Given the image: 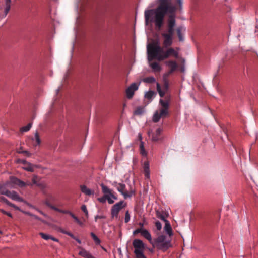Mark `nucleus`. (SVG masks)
I'll list each match as a JSON object with an SVG mask.
<instances>
[{
	"mask_svg": "<svg viewBox=\"0 0 258 258\" xmlns=\"http://www.w3.org/2000/svg\"><path fill=\"white\" fill-rule=\"evenodd\" d=\"M158 6L154 9L147 10L145 12V19L148 23L149 18L152 17L150 21L154 23L158 29H160L163 24L164 18L167 14H169L167 19V32L162 34L173 37L174 27L176 25V7L171 3V0H158Z\"/></svg>",
	"mask_w": 258,
	"mask_h": 258,
	"instance_id": "1",
	"label": "nucleus"
},
{
	"mask_svg": "<svg viewBox=\"0 0 258 258\" xmlns=\"http://www.w3.org/2000/svg\"><path fill=\"white\" fill-rule=\"evenodd\" d=\"M179 50L178 47H176V49L170 47L165 51L163 48L160 46L159 43L157 41L149 44L147 46L148 60L151 61L154 59H156L159 61H161L171 56L175 58H178L179 57Z\"/></svg>",
	"mask_w": 258,
	"mask_h": 258,
	"instance_id": "2",
	"label": "nucleus"
},
{
	"mask_svg": "<svg viewBox=\"0 0 258 258\" xmlns=\"http://www.w3.org/2000/svg\"><path fill=\"white\" fill-rule=\"evenodd\" d=\"M159 103L162 106V108L160 109L159 111H156L153 116L152 120L155 123L159 122L161 118H164L168 115L169 102L168 100H164L162 99H160L159 100Z\"/></svg>",
	"mask_w": 258,
	"mask_h": 258,
	"instance_id": "3",
	"label": "nucleus"
},
{
	"mask_svg": "<svg viewBox=\"0 0 258 258\" xmlns=\"http://www.w3.org/2000/svg\"><path fill=\"white\" fill-rule=\"evenodd\" d=\"M112 185L116 187L117 190L123 195L124 199L127 198H131L135 194V191L133 190H131L130 191H125V185L123 183H117L116 182H114Z\"/></svg>",
	"mask_w": 258,
	"mask_h": 258,
	"instance_id": "4",
	"label": "nucleus"
},
{
	"mask_svg": "<svg viewBox=\"0 0 258 258\" xmlns=\"http://www.w3.org/2000/svg\"><path fill=\"white\" fill-rule=\"evenodd\" d=\"M100 186L101 187L102 191L104 194V196L102 197L98 198L97 199L98 201L100 203H104L107 200L109 204H113L114 202V200L107 194V193H109V188L103 183H101Z\"/></svg>",
	"mask_w": 258,
	"mask_h": 258,
	"instance_id": "5",
	"label": "nucleus"
},
{
	"mask_svg": "<svg viewBox=\"0 0 258 258\" xmlns=\"http://www.w3.org/2000/svg\"><path fill=\"white\" fill-rule=\"evenodd\" d=\"M126 203L123 201H120L113 205L111 209V215L112 218H117L120 211L125 207Z\"/></svg>",
	"mask_w": 258,
	"mask_h": 258,
	"instance_id": "6",
	"label": "nucleus"
},
{
	"mask_svg": "<svg viewBox=\"0 0 258 258\" xmlns=\"http://www.w3.org/2000/svg\"><path fill=\"white\" fill-rule=\"evenodd\" d=\"M134 248L135 258H147L144 254L145 246L144 243H133Z\"/></svg>",
	"mask_w": 258,
	"mask_h": 258,
	"instance_id": "7",
	"label": "nucleus"
},
{
	"mask_svg": "<svg viewBox=\"0 0 258 258\" xmlns=\"http://www.w3.org/2000/svg\"><path fill=\"white\" fill-rule=\"evenodd\" d=\"M138 233H141L142 236L146 238L149 242H151L152 236L150 232L145 229L139 228L136 229L133 231V234L134 235H137Z\"/></svg>",
	"mask_w": 258,
	"mask_h": 258,
	"instance_id": "8",
	"label": "nucleus"
},
{
	"mask_svg": "<svg viewBox=\"0 0 258 258\" xmlns=\"http://www.w3.org/2000/svg\"><path fill=\"white\" fill-rule=\"evenodd\" d=\"M138 89V85L137 84L134 83H132L126 89V97L128 99H131L134 95L135 91L137 90Z\"/></svg>",
	"mask_w": 258,
	"mask_h": 258,
	"instance_id": "9",
	"label": "nucleus"
},
{
	"mask_svg": "<svg viewBox=\"0 0 258 258\" xmlns=\"http://www.w3.org/2000/svg\"><path fill=\"white\" fill-rule=\"evenodd\" d=\"M154 248H157L165 251L172 245L171 243H152Z\"/></svg>",
	"mask_w": 258,
	"mask_h": 258,
	"instance_id": "10",
	"label": "nucleus"
},
{
	"mask_svg": "<svg viewBox=\"0 0 258 258\" xmlns=\"http://www.w3.org/2000/svg\"><path fill=\"white\" fill-rule=\"evenodd\" d=\"M162 36L164 38L163 42L164 46L166 48L170 47L173 43V37L163 34H162Z\"/></svg>",
	"mask_w": 258,
	"mask_h": 258,
	"instance_id": "11",
	"label": "nucleus"
},
{
	"mask_svg": "<svg viewBox=\"0 0 258 258\" xmlns=\"http://www.w3.org/2000/svg\"><path fill=\"white\" fill-rule=\"evenodd\" d=\"M185 31V28L182 26L178 27L176 29V32L179 41L182 42L184 41L183 33Z\"/></svg>",
	"mask_w": 258,
	"mask_h": 258,
	"instance_id": "12",
	"label": "nucleus"
},
{
	"mask_svg": "<svg viewBox=\"0 0 258 258\" xmlns=\"http://www.w3.org/2000/svg\"><path fill=\"white\" fill-rule=\"evenodd\" d=\"M46 205L48 207H49L51 209H53L57 212H60L61 213L68 214L70 215V213H72L68 210H63L60 209L56 207L55 206L52 205V204H51V203H49L48 201H46Z\"/></svg>",
	"mask_w": 258,
	"mask_h": 258,
	"instance_id": "13",
	"label": "nucleus"
},
{
	"mask_svg": "<svg viewBox=\"0 0 258 258\" xmlns=\"http://www.w3.org/2000/svg\"><path fill=\"white\" fill-rule=\"evenodd\" d=\"M8 194H9L7 197L11 198L12 200L19 202L23 201V199L22 198H21L16 191H10Z\"/></svg>",
	"mask_w": 258,
	"mask_h": 258,
	"instance_id": "14",
	"label": "nucleus"
},
{
	"mask_svg": "<svg viewBox=\"0 0 258 258\" xmlns=\"http://www.w3.org/2000/svg\"><path fill=\"white\" fill-rule=\"evenodd\" d=\"M143 168L145 176L146 179H149L150 177V165L148 161L144 163Z\"/></svg>",
	"mask_w": 258,
	"mask_h": 258,
	"instance_id": "15",
	"label": "nucleus"
},
{
	"mask_svg": "<svg viewBox=\"0 0 258 258\" xmlns=\"http://www.w3.org/2000/svg\"><path fill=\"white\" fill-rule=\"evenodd\" d=\"M80 190L81 192L86 196H91L93 195L94 194V190H92L89 188H88L86 185H81L80 186Z\"/></svg>",
	"mask_w": 258,
	"mask_h": 258,
	"instance_id": "16",
	"label": "nucleus"
},
{
	"mask_svg": "<svg viewBox=\"0 0 258 258\" xmlns=\"http://www.w3.org/2000/svg\"><path fill=\"white\" fill-rule=\"evenodd\" d=\"M166 64L170 68V72H174L178 67L176 62L174 60L168 61L166 62Z\"/></svg>",
	"mask_w": 258,
	"mask_h": 258,
	"instance_id": "17",
	"label": "nucleus"
},
{
	"mask_svg": "<svg viewBox=\"0 0 258 258\" xmlns=\"http://www.w3.org/2000/svg\"><path fill=\"white\" fill-rule=\"evenodd\" d=\"M162 132V129H161L160 128H157L155 132L154 133H153L152 135V140L153 141H155V142L159 141L160 139V135H161Z\"/></svg>",
	"mask_w": 258,
	"mask_h": 258,
	"instance_id": "18",
	"label": "nucleus"
},
{
	"mask_svg": "<svg viewBox=\"0 0 258 258\" xmlns=\"http://www.w3.org/2000/svg\"><path fill=\"white\" fill-rule=\"evenodd\" d=\"M79 254L84 258H95L89 251L84 249H81L79 252Z\"/></svg>",
	"mask_w": 258,
	"mask_h": 258,
	"instance_id": "19",
	"label": "nucleus"
},
{
	"mask_svg": "<svg viewBox=\"0 0 258 258\" xmlns=\"http://www.w3.org/2000/svg\"><path fill=\"white\" fill-rule=\"evenodd\" d=\"M156 216L158 218L162 220V221H164L165 222H166V221H168L166 219V217L167 216L163 211H160L159 210H156Z\"/></svg>",
	"mask_w": 258,
	"mask_h": 258,
	"instance_id": "20",
	"label": "nucleus"
},
{
	"mask_svg": "<svg viewBox=\"0 0 258 258\" xmlns=\"http://www.w3.org/2000/svg\"><path fill=\"white\" fill-rule=\"evenodd\" d=\"M164 230L166 232V234L169 235V236H171L173 235L172 229L170 224L168 221H166L165 222V225L164 226Z\"/></svg>",
	"mask_w": 258,
	"mask_h": 258,
	"instance_id": "21",
	"label": "nucleus"
},
{
	"mask_svg": "<svg viewBox=\"0 0 258 258\" xmlns=\"http://www.w3.org/2000/svg\"><path fill=\"white\" fill-rule=\"evenodd\" d=\"M150 67L154 72H159L161 70V67L158 62H154L150 64Z\"/></svg>",
	"mask_w": 258,
	"mask_h": 258,
	"instance_id": "22",
	"label": "nucleus"
},
{
	"mask_svg": "<svg viewBox=\"0 0 258 258\" xmlns=\"http://www.w3.org/2000/svg\"><path fill=\"white\" fill-rule=\"evenodd\" d=\"M41 237L45 240H52L55 242H58V240L49 234L43 233H40Z\"/></svg>",
	"mask_w": 258,
	"mask_h": 258,
	"instance_id": "23",
	"label": "nucleus"
},
{
	"mask_svg": "<svg viewBox=\"0 0 258 258\" xmlns=\"http://www.w3.org/2000/svg\"><path fill=\"white\" fill-rule=\"evenodd\" d=\"M156 87H157V91H158L160 96L161 97H163L165 95V94L167 91H166L164 90L163 91L162 90L161 86L159 83H156Z\"/></svg>",
	"mask_w": 258,
	"mask_h": 258,
	"instance_id": "24",
	"label": "nucleus"
},
{
	"mask_svg": "<svg viewBox=\"0 0 258 258\" xmlns=\"http://www.w3.org/2000/svg\"><path fill=\"white\" fill-rule=\"evenodd\" d=\"M140 150L141 154L143 156H146L147 155V153L145 150L144 146V142L141 141L140 145Z\"/></svg>",
	"mask_w": 258,
	"mask_h": 258,
	"instance_id": "25",
	"label": "nucleus"
},
{
	"mask_svg": "<svg viewBox=\"0 0 258 258\" xmlns=\"http://www.w3.org/2000/svg\"><path fill=\"white\" fill-rule=\"evenodd\" d=\"M9 191H10L6 188L5 185H3L0 186V194L8 196Z\"/></svg>",
	"mask_w": 258,
	"mask_h": 258,
	"instance_id": "26",
	"label": "nucleus"
},
{
	"mask_svg": "<svg viewBox=\"0 0 258 258\" xmlns=\"http://www.w3.org/2000/svg\"><path fill=\"white\" fill-rule=\"evenodd\" d=\"M143 81L147 83H153L156 82V79L154 77L150 76L144 78Z\"/></svg>",
	"mask_w": 258,
	"mask_h": 258,
	"instance_id": "27",
	"label": "nucleus"
},
{
	"mask_svg": "<svg viewBox=\"0 0 258 258\" xmlns=\"http://www.w3.org/2000/svg\"><path fill=\"white\" fill-rule=\"evenodd\" d=\"M155 93L153 91H149L147 92L145 95V98L149 100H151L153 97Z\"/></svg>",
	"mask_w": 258,
	"mask_h": 258,
	"instance_id": "28",
	"label": "nucleus"
},
{
	"mask_svg": "<svg viewBox=\"0 0 258 258\" xmlns=\"http://www.w3.org/2000/svg\"><path fill=\"white\" fill-rule=\"evenodd\" d=\"M14 179H15V180L13 182L15 183L18 184L19 186L23 187L26 185V183L20 180V179L16 178H15Z\"/></svg>",
	"mask_w": 258,
	"mask_h": 258,
	"instance_id": "29",
	"label": "nucleus"
},
{
	"mask_svg": "<svg viewBox=\"0 0 258 258\" xmlns=\"http://www.w3.org/2000/svg\"><path fill=\"white\" fill-rule=\"evenodd\" d=\"M31 127H32V123H29L27 125L22 127L20 129V131L22 132H26L28 131L31 128Z\"/></svg>",
	"mask_w": 258,
	"mask_h": 258,
	"instance_id": "30",
	"label": "nucleus"
},
{
	"mask_svg": "<svg viewBox=\"0 0 258 258\" xmlns=\"http://www.w3.org/2000/svg\"><path fill=\"white\" fill-rule=\"evenodd\" d=\"M18 153L20 154H24L28 157H30L31 155V153L26 150H23L21 148L19 151H18Z\"/></svg>",
	"mask_w": 258,
	"mask_h": 258,
	"instance_id": "31",
	"label": "nucleus"
},
{
	"mask_svg": "<svg viewBox=\"0 0 258 258\" xmlns=\"http://www.w3.org/2000/svg\"><path fill=\"white\" fill-rule=\"evenodd\" d=\"M70 216L75 220V221L78 224H79L81 226L83 225V223L73 213H70Z\"/></svg>",
	"mask_w": 258,
	"mask_h": 258,
	"instance_id": "32",
	"label": "nucleus"
},
{
	"mask_svg": "<svg viewBox=\"0 0 258 258\" xmlns=\"http://www.w3.org/2000/svg\"><path fill=\"white\" fill-rule=\"evenodd\" d=\"M55 200V198L54 196L52 195H49L47 198L44 200V203L46 205V201H48L49 203H50V201L54 202Z\"/></svg>",
	"mask_w": 258,
	"mask_h": 258,
	"instance_id": "33",
	"label": "nucleus"
},
{
	"mask_svg": "<svg viewBox=\"0 0 258 258\" xmlns=\"http://www.w3.org/2000/svg\"><path fill=\"white\" fill-rule=\"evenodd\" d=\"M143 113V108L141 107H138L134 111V114L136 115H140L142 114Z\"/></svg>",
	"mask_w": 258,
	"mask_h": 258,
	"instance_id": "34",
	"label": "nucleus"
},
{
	"mask_svg": "<svg viewBox=\"0 0 258 258\" xmlns=\"http://www.w3.org/2000/svg\"><path fill=\"white\" fill-rule=\"evenodd\" d=\"M34 137H35V139L36 140V145H39L41 143V140H40V138L39 137V134H38V133L37 132H36L35 134V135H34Z\"/></svg>",
	"mask_w": 258,
	"mask_h": 258,
	"instance_id": "35",
	"label": "nucleus"
},
{
	"mask_svg": "<svg viewBox=\"0 0 258 258\" xmlns=\"http://www.w3.org/2000/svg\"><path fill=\"white\" fill-rule=\"evenodd\" d=\"M37 177L35 175H34L32 179V183L33 184H36L37 185V186H39V187H43V185L41 183H37V181H36V180H37Z\"/></svg>",
	"mask_w": 258,
	"mask_h": 258,
	"instance_id": "36",
	"label": "nucleus"
},
{
	"mask_svg": "<svg viewBox=\"0 0 258 258\" xmlns=\"http://www.w3.org/2000/svg\"><path fill=\"white\" fill-rule=\"evenodd\" d=\"M24 169L26 171H30V172H33L34 171V168L32 166V165L30 163H28V166L24 168Z\"/></svg>",
	"mask_w": 258,
	"mask_h": 258,
	"instance_id": "37",
	"label": "nucleus"
},
{
	"mask_svg": "<svg viewBox=\"0 0 258 258\" xmlns=\"http://www.w3.org/2000/svg\"><path fill=\"white\" fill-rule=\"evenodd\" d=\"M130 220V215L129 211L127 210L125 212V217H124V222L125 223H128Z\"/></svg>",
	"mask_w": 258,
	"mask_h": 258,
	"instance_id": "38",
	"label": "nucleus"
},
{
	"mask_svg": "<svg viewBox=\"0 0 258 258\" xmlns=\"http://www.w3.org/2000/svg\"><path fill=\"white\" fill-rule=\"evenodd\" d=\"M156 242H170V240H166L165 239V236L164 235H161L158 238Z\"/></svg>",
	"mask_w": 258,
	"mask_h": 258,
	"instance_id": "39",
	"label": "nucleus"
},
{
	"mask_svg": "<svg viewBox=\"0 0 258 258\" xmlns=\"http://www.w3.org/2000/svg\"><path fill=\"white\" fill-rule=\"evenodd\" d=\"M5 8L4 10V17H6V16L8 15V13L10 11V10L11 9V5H5Z\"/></svg>",
	"mask_w": 258,
	"mask_h": 258,
	"instance_id": "40",
	"label": "nucleus"
},
{
	"mask_svg": "<svg viewBox=\"0 0 258 258\" xmlns=\"http://www.w3.org/2000/svg\"><path fill=\"white\" fill-rule=\"evenodd\" d=\"M81 209L82 211L85 213V215L88 217V211L87 209V207L85 205H82L81 207Z\"/></svg>",
	"mask_w": 258,
	"mask_h": 258,
	"instance_id": "41",
	"label": "nucleus"
},
{
	"mask_svg": "<svg viewBox=\"0 0 258 258\" xmlns=\"http://www.w3.org/2000/svg\"><path fill=\"white\" fill-rule=\"evenodd\" d=\"M90 235L94 242H101L99 238L95 235V233L91 232Z\"/></svg>",
	"mask_w": 258,
	"mask_h": 258,
	"instance_id": "42",
	"label": "nucleus"
},
{
	"mask_svg": "<svg viewBox=\"0 0 258 258\" xmlns=\"http://www.w3.org/2000/svg\"><path fill=\"white\" fill-rule=\"evenodd\" d=\"M164 82V90L167 91L169 87V82L168 80H163Z\"/></svg>",
	"mask_w": 258,
	"mask_h": 258,
	"instance_id": "43",
	"label": "nucleus"
},
{
	"mask_svg": "<svg viewBox=\"0 0 258 258\" xmlns=\"http://www.w3.org/2000/svg\"><path fill=\"white\" fill-rule=\"evenodd\" d=\"M173 72H170V71L169 70L168 72L164 74V75L163 76V80H168V78L169 76Z\"/></svg>",
	"mask_w": 258,
	"mask_h": 258,
	"instance_id": "44",
	"label": "nucleus"
},
{
	"mask_svg": "<svg viewBox=\"0 0 258 258\" xmlns=\"http://www.w3.org/2000/svg\"><path fill=\"white\" fill-rule=\"evenodd\" d=\"M107 194L109 195V196L112 200H117V197L112 192L111 189H109V193H107Z\"/></svg>",
	"mask_w": 258,
	"mask_h": 258,
	"instance_id": "45",
	"label": "nucleus"
},
{
	"mask_svg": "<svg viewBox=\"0 0 258 258\" xmlns=\"http://www.w3.org/2000/svg\"><path fill=\"white\" fill-rule=\"evenodd\" d=\"M155 226L157 229L159 231L162 229V224L159 221H157L155 222Z\"/></svg>",
	"mask_w": 258,
	"mask_h": 258,
	"instance_id": "46",
	"label": "nucleus"
},
{
	"mask_svg": "<svg viewBox=\"0 0 258 258\" xmlns=\"http://www.w3.org/2000/svg\"><path fill=\"white\" fill-rule=\"evenodd\" d=\"M0 212L1 213H2L3 214L7 215L8 216H9L10 217H12V215L11 213H10L9 212H7L5 210H4V209H0Z\"/></svg>",
	"mask_w": 258,
	"mask_h": 258,
	"instance_id": "47",
	"label": "nucleus"
},
{
	"mask_svg": "<svg viewBox=\"0 0 258 258\" xmlns=\"http://www.w3.org/2000/svg\"><path fill=\"white\" fill-rule=\"evenodd\" d=\"M0 201L5 203L7 205H9L10 202L5 197H0Z\"/></svg>",
	"mask_w": 258,
	"mask_h": 258,
	"instance_id": "48",
	"label": "nucleus"
},
{
	"mask_svg": "<svg viewBox=\"0 0 258 258\" xmlns=\"http://www.w3.org/2000/svg\"><path fill=\"white\" fill-rule=\"evenodd\" d=\"M66 234L70 236V237H72L73 239H75L77 241V242H81L78 239L76 238L74 236V235L72 233L68 231L66 233Z\"/></svg>",
	"mask_w": 258,
	"mask_h": 258,
	"instance_id": "49",
	"label": "nucleus"
},
{
	"mask_svg": "<svg viewBox=\"0 0 258 258\" xmlns=\"http://www.w3.org/2000/svg\"><path fill=\"white\" fill-rule=\"evenodd\" d=\"M105 216L104 215H97L95 217V221H97L98 219H105Z\"/></svg>",
	"mask_w": 258,
	"mask_h": 258,
	"instance_id": "50",
	"label": "nucleus"
},
{
	"mask_svg": "<svg viewBox=\"0 0 258 258\" xmlns=\"http://www.w3.org/2000/svg\"><path fill=\"white\" fill-rule=\"evenodd\" d=\"M9 206L10 207H13L16 210H20V208L18 206H16L15 205H14V204H13L11 202H10V204H9Z\"/></svg>",
	"mask_w": 258,
	"mask_h": 258,
	"instance_id": "51",
	"label": "nucleus"
},
{
	"mask_svg": "<svg viewBox=\"0 0 258 258\" xmlns=\"http://www.w3.org/2000/svg\"><path fill=\"white\" fill-rule=\"evenodd\" d=\"M59 231L62 233L66 234V233L68 232L62 228H60L59 229Z\"/></svg>",
	"mask_w": 258,
	"mask_h": 258,
	"instance_id": "52",
	"label": "nucleus"
},
{
	"mask_svg": "<svg viewBox=\"0 0 258 258\" xmlns=\"http://www.w3.org/2000/svg\"><path fill=\"white\" fill-rule=\"evenodd\" d=\"M5 5H11V0H5Z\"/></svg>",
	"mask_w": 258,
	"mask_h": 258,
	"instance_id": "53",
	"label": "nucleus"
},
{
	"mask_svg": "<svg viewBox=\"0 0 258 258\" xmlns=\"http://www.w3.org/2000/svg\"><path fill=\"white\" fill-rule=\"evenodd\" d=\"M177 2L179 5L180 7L181 8L182 5V0H177Z\"/></svg>",
	"mask_w": 258,
	"mask_h": 258,
	"instance_id": "54",
	"label": "nucleus"
},
{
	"mask_svg": "<svg viewBox=\"0 0 258 258\" xmlns=\"http://www.w3.org/2000/svg\"><path fill=\"white\" fill-rule=\"evenodd\" d=\"M139 225L140 226V228H143L144 223L143 222H139Z\"/></svg>",
	"mask_w": 258,
	"mask_h": 258,
	"instance_id": "55",
	"label": "nucleus"
},
{
	"mask_svg": "<svg viewBox=\"0 0 258 258\" xmlns=\"http://www.w3.org/2000/svg\"><path fill=\"white\" fill-rule=\"evenodd\" d=\"M21 162L23 164H28L27 162L25 160H22L21 161Z\"/></svg>",
	"mask_w": 258,
	"mask_h": 258,
	"instance_id": "56",
	"label": "nucleus"
},
{
	"mask_svg": "<svg viewBox=\"0 0 258 258\" xmlns=\"http://www.w3.org/2000/svg\"><path fill=\"white\" fill-rule=\"evenodd\" d=\"M36 210H37L38 212H39L41 214L44 215V214L43 213V212L42 211H41V210H39V209H36Z\"/></svg>",
	"mask_w": 258,
	"mask_h": 258,
	"instance_id": "57",
	"label": "nucleus"
},
{
	"mask_svg": "<svg viewBox=\"0 0 258 258\" xmlns=\"http://www.w3.org/2000/svg\"><path fill=\"white\" fill-rule=\"evenodd\" d=\"M117 251H118V253H119V254L120 255H121V254H122V253H121V248H118L117 249Z\"/></svg>",
	"mask_w": 258,
	"mask_h": 258,
	"instance_id": "58",
	"label": "nucleus"
},
{
	"mask_svg": "<svg viewBox=\"0 0 258 258\" xmlns=\"http://www.w3.org/2000/svg\"><path fill=\"white\" fill-rule=\"evenodd\" d=\"M133 242H143V241L141 240L136 239L134 240Z\"/></svg>",
	"mask_w": 258,
	"mask_h": 258,
	"instance_id": "59",
	"label": "nucleus"
},
{
	"mask_svg": "<svg viewBox=\"0 0 258 258\" xmlns=\"http://www.w3.org/2000/svg\"><path fill=\"white\" fill-rule=\"evenodd\" d=\"M139 139L141 140H142V135L141 134H139Z\"/></svg>",
	"mask_w": 258,
	"mask_h": 258,
	"instance_id": "60",
	"label": "nucleus"
},
{
	"mask_svg": "<svg viewBox=\"0 0 258 258\" xmlns=\"http://www.w3.org/2000/svg\"><path fill=\"white\" fill-rule=\"evenodd\" d=\"M181 71L182 72H184V68H182Z\"/></svg>",
	"mask_w": 258,
	"mask_h": 258,
	"instance_id": "61",
	"label": "nucleus"
},
{
	"mask_svg": "<svg viewBox=\"0 0 258 258\" xmlns=\"http://www.w3.org/2000/svg\"><path fill=\"white\" fill-rule=\"evenodd\" d=\"M0 234H2V231L0 230Z\"/></svg>",
	"mask_w": 258,
	"mask_h": 258,
	"instance_id": "62",
	"label": "nucleus"
}]
</instances>
